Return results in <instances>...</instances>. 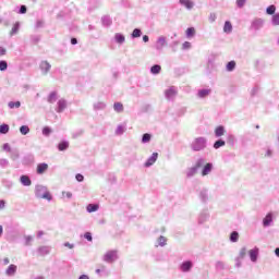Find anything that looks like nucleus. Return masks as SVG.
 Masks as SVG:
<instances>
[{"label": "nucleus", "instance_id": "nucleus-22", "mask_svg": "<svg viewBox=\"0 0 279 279\" xmlns=\"http://www.w3.org/2000/svg\"><path fill=\"white\" fill-rule=\"evenodd\" d=\"M179 3L184 5L187 10H193V7L195 5L191 0H179Z\"/></svg>", "mask_w": 279, "mask_h": 279}, {"label": "nucleus", "instance_id": "nucleus-1", "mask_svg": "<svg viewBox=\"0 0 279 279\" xmlns=\"http://www.w3.org/2000/svg\"><path fill=\"white\" fill-rule=\"evenodd\" d=\"M192 151H204L208 147V138L205 136L195 137L190 144Z\"/></svg>", "mask_w": 279, "mask_h": 279}, {"label": "nucleus", "instance_id": "nucleus-48", "mask_svg": "<svg viewBox=\"0 0 279 279\" xmlns=\"http://www.w3.org/2000/svg\"><path fill=\"white\" fill-rule=\"evenodd\" d=\"M9 166H10V161L8 159H5V158L0 159V167L2 169L8 168Z\"/></svg>", "mask_w": 279, "mask_h": 279}, {"label": "nucleus", "instance_id": "nucleus-55", "mask_svg": "<svg viewBox=\"0 0 279 279\" xmlns=\"http://www.w3.org/2000/svg\"><path fill=\"white\" fill-rule=\"evenodd\" d=\"M50 134H51V128L45 126V128L43 129V135H44V136H49Z\"/></svg>", "mask_w": 279, "mask_h": 279}, {"label": "nucleus", "instance_id": "nucleus-21", "mask_svg": "<svg viewBox=\"0 0 279 279\" xmlns=\"http://www.w3.org/2000/svg\"><path fill=\"white\" fill-rule=\"evenodd\" d=\"M199 199L203 202V204H206V202H208V190L206 189L201 190Z\"/></svg>", "mask_w": 279, "mask_h": 279}, {"label": "nucleus", "instance_id": "nucleus-58", "mask_svg": "<svg viewBox=\"0 0 279 279\" xmlns=\"http://www.w3.org/2000/svg\"><path fill=\"white\" fill-rule=\"evenodd\" d=\"M35 27H36L37 29H40V27H45V21L38 20V21L36 22Z\"/></svg>", "mask_w": 279, "mask_h": 279}, {"label": "nucleus", "instance_id": "nucleus-9", "mask_svg": "<svg viewBox=\"0 0 279 279\" xmlns=\"http://www.w3.org/2000/svg\"><path fill=\"white\" fill-rule=\"evenodd\" d=\"M65 108H68L66 99H64V98L59 99L57 102L56 112L61 114V112H64Z\"/></svg>", "mask_w": 279, "mask_h": 279}, {"label": "nucleus", "instance_id": "nucleus-61", "mask_svg": "<svg viewBox=\"0 0 279 279\" xmlns=\"http://www.w3.org/2000/svg\"><path fill=\"white\" fill-rule=\"evenodd\" d=\"M215 21H217V14L210 13L209 14V23H215Z\"/></svg>", "mask_w": 279, "mask_h": 279}, {"label": "nucleus", "instance_id": "nucleus-29", "mask_svg": "<svg viewBox=\"0 0 279 279\" xmlns=\"http://www.w3.org/2000/svg\"><path fill=\"white\" fill-rule=\"evenodd\" d=\"M101 21L105 27H110L112 25V19L108 15L102 16Z\"/></svg>", "mask_w": 279, "mask_h": 279}, {"label": "nucleus", "instance_id": "nucleus-16", "mask_svg": "<svg viewBox=\"0 0 279 279\" xmlns=\"http://www.w3.org/2000/svg\"><path fill=\"white\" fill-rule=\"evenodd\" d=\"M226 134V126L225 125H219L215 129V136L216 138H221Z\"/></svg>", "mask_w": 279, "mask_h": 279}, {"label": "nucleus", "instance_id": "nucleus-33", "mask_svg": "<svg viewBox=\"0 0 279 279\" xmlns=\"http://www.w3.org/2000/svg\"><path fill=\"white\" fill-rule=\"evenodd\" d=\"M69 147V142L63 141L58 144L59 151H66V148Z\"/></svg>", "mask_w": 279, "mask_h": 279}, {"label": "nucleus", "instance_id": "nucleus-8", "mask_svg": "<svg viewBox=\"0 0 279 279\" xmlns=\"http://www.w3.org/2000/svg\"><path fill=\"white\" fill-rule=\"evenodd\" d=\"M105 263H114L117 260V251H108L104 256Z\"/></svg>", "mask_w": 279, "mask_h": 279}, {"label": "nucleus", "instance_id": "nucleus-18", "mask_svg": "<svg viewBox=\"0 0 279 279\" xmlns=\"http://www.w3.org/2000/svg\"><path fill=\"white\" fill-rule=\"evenodd\" d=\"M20 182L23 186H32V179L27 175L23 174L20 177Z\"/></svg>", "mask_w": 279, "mask_h": 279}, {"label": "nucleus", "instance_id": "nucleus-11", "mask_svg": "<svg viewBox=\"0 0 279 279\" xmlns=\"http://www.w3.org/2000/svg\"><path fill=\"white\" fill-rule=\"evenodd\" d=\"M214 166L213 162L204 163L203 165V170H202V175L205 178V175H210L213 172Z\"/></svg>", "mask_w": 279, "mask_h": 279}, {"label": "nucleus", "instance_id": "nucleus-19", "mask_svg": "<svg viewBox=\"0 0 279 279\" xmlns=\"http://www.w3.org/2000/svg\"><path fill=\"white\" fill-rule=\"evenodd\" d=\"M126 130H128L126 124H119L117 130H116L117 136H123V134H125Z\"/></svg>", "mask_w": 279, "mask_h": 279}, {"label": "nucleus", "instance_id": "nucleus-41", "mask_svg": "<svg viewBox=\"0 0 279 279\" xmlns=\"http://www.w3.org/2000/svg\"><path fill=\"white\" fill-rule=\"evenodd\" d=\"M227 143H228L229 145H234V143H236V137H235L234 135H232V134H229V135L227 136Z\"/></svg>", "mask_w": 279, "mask_h": 279}, {"label": "nucleus", "instance_id": "nucleus-35", "mask_svg": "<svg viewBox=\"0 0 279 279\" xmlns=\"http://www.w3.org/2000/svg\"><path fill=\"white\" fill-rule=\"evenodd\" d=\"M271 25H274L275 27L279 26V13H276V14L272 15Z\"/></svg>", "mask_w": 279, "mask_h": 279}, {"label": "nucleus", "instance_id": "nucleus-42", "mask_svg": "<svg viewBox=\"0 0 279 279\" xmlns=\"http://www.w3.org/2000/svg\"><path fill=\"white\" fill-rule=\"evenodd\" d=\"M20 132H21V135H22V136H27V133L29 132V126H27V125H22V126L20 128Z\"/></svg>", "mask_w": 279, "mask_h": 279}, {"label": "nucleus", "instance_id": "nucleus-23", "mask_svg": "<svg viewBox=\"0 0 279 279\" xmlns=\"http://www.w3.org/2000/svg\"><path fill=\"white\" fill-rule=\"evenodd\" d=\"M48 104H56L58 101V93L51 92L47 99Z\"/></svg>", "mask_w": 279, "mask_h": 279}, {"label": "nucleus", "instance_id": "nucleus-7", "mask_svg": "<svg viewBox=\"0 0 279 279\" xmlns=\"http://www.w3.org/2000/svg\"><path fill=\"white\" fill-rule=\"evenodd\" d=\"M165 95L168 101H173V99H175V96L178 95V89L172 86L165 92Z\"/></svg>", "mask_w": 279, "mask_h": 279}, {"label": "nucleus", "instance_id": "nucleus-56", "mask_svg": "<svg viewBox=\"0 0 279 279\" xmlns=\"http://www.w3.org/2000/svg\"><path fill=\"white\" fill-rule=\"evenodd\" d=\"M84 239H86V241L93 242V233L85 232L84 233Z\"/></svg>", "mask_w": 279, "mask_h": 279}, {"label": "nucleus", "instance_id": "nucleus-15", "mask_svg": "<svg viewBox=\"0 0 279 279\" xmlns=\"http://www.w3.org/2000/svg\"><path fill=\"white\" fill-rule=\"evenodd\" d=\"M51 247L50 246H39L37 248V253L39 256H47V254H50Z\"/></svg>", "mask_w": 279, "mask_h": 279}, {"label": "nucleus", "instance_id": "nucleus-13", "mask_svg": "<svg viewBox=\"0 0 279 279\" xmlns=\"http://www.w3.org/2000/svg\"><path fill=\"white\" fill-rule=\"evenodd\" d=\"M48 170H49V165H47L46 162L37 165V174L38 175H43Z\"/></svg>", "mask_w": 279, "mask_h": 279}, {"label": "nucleus", "instance_id": "nucleus-10", "mask_svg": "<svg viewBox=\"0 0 279 279\" xmlns=\"http://www.w3.org/2000/svg\"><path fill=\"white\" fill-rule=\"evenodd\" d=\"M259 252H260V250L257 246H255L253 250L248 251V256H250L252 263L258 262Z\"/></svg>", "mask_w": 279, "mask_h": 279}, {"label": "nucleus", "instance_id": "nucleus-43", "mask_svg": "<svg viewBox=\"0 0 279 279\" xmlns=\"http://www.w3.org/2000/svg\"><path fill=\"white\" fill-rule=\"evenodd\" d=\"M266 14H269L270 16L276 14V5L271 4L266 9Z\"/></svg>", "mask_w": 279, "mask_h": 279}, {"label": "nucleus", "instance_id": "nucleus-51", "mask_svg": "<svg viewBox=\"0 0 279 279\" xmlns=\"http://www.w3.org/2000/svg\"><path fill=\"white\" fill-rule=\"evenodd\" d=\"M235 66H236V62H234V61H229V62L227 63V71H234Z\"/></svg>", "mask_w": 279, "mask_h": 279}, {"label": "nucleus", "instance_id": "nucleus-26", "mask_svg": "<svg viewBox=\"0 0 279 279\" xmlns=\"http://www.w3.org/2000/svg\"><path fill=\"white\" fill-rule=\"evenodd\" d=\"M160 71H162V66H160V64H155L150 68L151 75H158L160 74Z\"/></svg>", "mask_w": 279, "mask_h": 279}, {"label": "nucleus", "instance_id": "nucleus-24", "mask_svg": "<svg viewBox=\"0 0 279 279\" xmlns=\"http://www.w3.org/2000/svg\"><path fill=\"white\" fill-rule=\"evenodd\" d=\"M114 40L118 45H123V43H125V36L121 33H117L114 35Z\"/></svg>", "mask_w": 279, "mask_h": 279}, {"label": "nucleus", "instance_id": "nucleus-40", "mask_svg": "<svg viewBox=\"0 0 279 279\" xmlns=\"http://www.w3.org/2000/svg\"><path fill=\"white\" fill-rule=\"evenodd\" d=\"M113 109H114L116 112H123V104L114 102Z\"/></svg>", "mask_w": 279, "mask_h": 279}, {"label": "nucleus", "instance_id": "nucleus-25", "mask_svg": "<svg viewBox=\"0 0 279 279\" xmlns=\"http://www.w3.org/2000/svg\"><path fill=\"white\" fill-rule=\"evenodd\" d=\"M16 269H17L16 265L11 264V265L7 268L5 274H7L8 276H14V274H16Z\"/></svg>", "mask_w": 279, "mask_h": 279}, {"label": "nucleus", "instance_id": "nucleus-34", "mask_svg": "<svg viewBox=\"0 0 279 279\" xmlns=\"http://www.w3.org/2000/svg\"><path fill=\"white\" fill-rule=\"evenodd\" d=\"M141 36H143L141 28H135L131 34V38H141Z\"/></svg>", "mask_w": 279, "mask_h": 279}, {"label": "nucleus", "instance_id": "nucleus-31", "mask_svg": "<svg viewBox=\"0 0 279 279\" xmlns=\"http://www.w3.org/2000/svg\"><path fill=\"white\" fill-rule=\"evenodd\" d=\"M94 110H106V102L98 101L94 104Z\"/></svg>", "mask_w": 279, "mask_h": 279}, {"label": "nucleus", "instance_id": "nucleus-20", "mask_svg": "<svg viewBox=\"0 0 279 279\" xmlns=\"http://www.w3.org/2000/svg\"><path fill=\"white\" fill-rule=\"evenodd\" d=\"M271 221H274V216L271 214H268L264 219H263V226L264 228H269L271 226Z\"/></svg>", "mask_w": 279, "mask_h": 279}, {"label": "nucleus", "instance_id": "nucleus-30", "mask_svg": "<svg viewBox=\"0 0 279 279\" xmlns=\"http://www.w3.org/2000/svg\"><path fill=\"white\" fill-rule=\"evenodd\" d=\"M223 32L225 34H232V23L230 21L225 22Z\"/></svg>", "mask_w": 279, "mask_h": 279}, {"label": "nucleus", "instance_id": "nucleus-62", "mask_svg": "<svg viewBox=\"0 0 279 279\" xmlns=\"http://www.w3.org/2000/svg\"><path fill=\"white\" fill-rule=\"evenodd\" d=\"M75 179H76L77 182H84V174L77 173V174L75 175Z\"/></svg>", "mask_w": 279, "mask_h": 279}, {"label": "nucleus", "instance_id": "nucleus-27", "mask_svg": "<svg viewBox=\"0 0 279 279\" xmlns=\"http://www.w3.org/2000/svg\"><path fill=\"white\" fill-rule=\"evenodd\" d=\"M208 211H202L198 217V223H204L205 221H208Z\"/></svg>", "mask_w": 279, "mask_h": 279}, {"label": "nucleus", "instance_id": "nucleus-38", "mask_svg": "<svg viewBox=\"0 0 279 279\" xmlns=\"http://www.w3.org/2000/svg\"><path fill=\"white\" fill-rule=\"evenodd\" d=\"M245 256H247V247L243 246V247L240 250V252H239L238 258L244 259Z\"/></svg>", "mask_w": 279, "mask_h": 279}, {"label": "nucleus", "instance_id": "nucleus-57", "mask_svg": "<svg viewBox=\"0 0 279 279\" xmlns=\"http://www.w3.org/2000/svg\"><path fill=\"white\" fill-rule=\"evenodd\" d=\"M19 14H27V7L25 4L20 7Z\"/></svg>", "mask_w": 279, "mask_h": 279}, {"label": "nucleus", "instance_id": "nucleus-28", "mask_svg": "<svg viewBox=\"0 0 279 279\" xmlns=\"http://www.w3.org/2000/svg\"><path fill=\"white\" fill-rule=\"evenodd\" d=\"M87 213H97L99 210L98 204H88L86 207Z\"/></svg>", "mask_w": 279, "mask_h": 279}, {"label": "nucleus", "instance_id": "nucleus-64", "mask_svg": "<svg viewBox=\"0 0 279 279\" xmlns=\"http://www.w3.org/2000/svg\"><path fill=\"white\" fill-rule=\"evenodd\" d=\"M5 53H8V50L4 47H0V58L5 56Z\"/></svg>", "mask_w": 279, "mask_h": 279}, {"label": "nucleus", "instance_id": "nucleus-37", "mask_svg": "<svg viewBox=\"0 0 279 279\" xmlns=\"http://www.w3.org/2000/svg\"><path fill=\"white\" fill-rule=\"evenodd\" d=\"M231 243H236L239 241V233L236 231H232L230 234Z\"/></svg>", "mask_w": 279, "mask_h": 279}, {"label": "nucleus", "instance_id": "nucleus-53", "mask_svg": "<svg viewBox=\"0 0 279 279\" xmlns=\"http://www.w3.org/2000/svg\"><path fill=\"white\" fill-rule=\"evenodd\" d=\"M24 239H25L26 246L32 245V242L34 241V238L32 235H25Z\"/></svg>", "mask_w": 279, "mask_h": 279}, {"label": "nucleus", "instance_id": "nucleus-45", "mask_svg": "<svg viewBox=\"0 0 279 279\" xmlns=\"http://www.w3.org/2000/svg\"><path fill=\"white\" fill-rule=\"evenodd\" d=\"M8 106L11 110H13V108H21V101H10Z\"/></svg>", "mask_w": 279, "mask_h": 279}, {"label": "nucleus", "instance_id": "nucleus-54", "mask_svg": "<svg viewBox=\"0 0 279 279\" xmlns=\"http://www.w3.org/2000/svg\"><path fill=\"white\" fill-rule=\"evenodd\" d=\"M235 267L236 269H240V267L243 266V258H240V257H235Z\"/></svg>", "mask_w": 279, "mask_h": 279}, {"label": "nucleus", "instance_id": "nucleus-4", "mask_svg": "<svg viewBox=\"0 0 279 279\" xmlns=\"http://www.w3.org/2000/svg\"><path fill=\"white\" fill-rule=\"evenodd\" d=\"M165 47H167V37L165 36H159L157 38V41L155 44V49L157 51H162L165 49Z\"/></svg>", "mask_w": 279, "mask_h": 279}, {"label": "nucleus", "instance_id": "nucleus-12", "mask_svg": "<svg viewBox=\"0 0 279 279\" xmlns=\"http://www.w3.org/2000/svg\"><path fill=\"white\" fill-rule=\"evenodd\" d=\"M181 271H183V274H187V271H191V269H193V262L191 260H185L181 264L180 266Z\"/></svg>", "mask_w": 279, "mask_h": 279}, {"label": "nucleus", "instance_id": "nucleus-2", "mask_svg": "<svg viewBox=\"0 0 279 279\" xmlns=\"http://www.w3.org/2000/svg\"><path fill=\"white\" fill-rule=\"evenodd\" d=\"M35 196L38 199H47L48 202H51V199H52V196L49 193V191L47 190V186H44V185L35 186Z\"/></svg>", "mask_w": 279, "mask_h": 279}, {"label": "nucleus", "instance_id": "nucleus-50", "mask_svg": "<svg viewBox=\"0 0 279 279\" xmlns=\"http://www.w3.org/2000/svg\"><path fill=\"white\" fill-rule=\"evenodd\" d=\"M149 141H151V134L149 133H145L143 136H142V143H149Z\"/></svg>", "mask_w": 279, "mask_h": 279}, {"label": "nucleus", "instance_id": "nucleus-6", "mask_svg": "<svg viewBox=\"0 0 279 279\" xmlns=\"http://www.w3.org/2000/svg\"><path fill=\"white\" fill-rule=\"evenodd\" d=\"M39 70L41 72V75H49V71H51V63L48 61H41L39 63Z\"/></svg>", "mask_w": 279, "mask_h": 279}, {"label": "nucleus", "instance_id": "nucleus-60", "mask_svg": "<svg viewBox=\"0 0 279 279\" xmlns=\"http://www.w3.org/2000/svg\"><path fill=\"white\" fill-rule=\"evenodd\" d=\"M247 3V0H236V7L238 8H243Z\"/></svg>", "mask_w": 279, "mask_h": 279}, {"label": "nucleus", "instance_id": "nucleus-63", "mask_svg": "<svg viewBox=\"0 0 279 279\" xmlns=\"http://www.w3.org/2000/svg\"><path fill=\"white\" fill-rule=\"evenodd\" d=\"M182 49L186 50V49H191V43L190 41H185L182 45Z\"/></svg>", "mask_w": 279, "mask_h": 279}, {"label": "nucleus", "instance_id": "nucleus-36", "mask_svg": "<svg viewBox=\"0 0 279 279\" xmlns=\"http://www.w3.org/2000/svg\"><path fill=\"white\" fill-rule=\"evenodd\" d=\"M21 157L20 153H19V149H13L11 150V160H19V158Z\"/></svg>", "mask_w": 279, "mask_h": 279}, {"label": "nucleus", "instance_id": "nucleus-32", "mask_svg": "<svg viewBox=\"0 0 279 279\" xmlns=\"http://www.w3.org/2000/svg\"><path fill=\"white\" fill-rule=\"evenodd\" d=\"M220 147H226V141L219 138L214 143V149H219Z\"/></svg>", "mask_w": 279, "mask_h": 279}, {"label": "nucleus", "instance_id": "nucleus-44", "mask_svg": "<svg viewBox=\"0 0 279 279\" xmlns=\"http://www.w3.org/2000/svg\"><path fill=\"white\" fill-rule=\"evenodd\" d=\"M157 242L160 247H165V245H167V238L161 235L158 238Z\"/></svg>", "mask_w": 279, "mask_h": 279}, {"label": "nucleus", "instance_id": "nucleus-5", "mask_svg": "<svg viewBox=\"0 0 279 279\" xmlns=\"http://www.w3.org/2000/svg\"><path fill=\"white\" fill-rule=\"evenodd\" d=\"M263 25H265V21L263 19H255L251 23V29L258 32L259 29H263Z\"/></svg>", "mask_w": 279, "mask_h": 279}, {"label": "nucleus", "instance_id": "nucleus-49", "mask_svg": "<svg viewBox=\"0 0 279 279\" xmlns=\"http://www.w3.org/2000/svg\"><path fill=\"white\" fill-rule=\"evenodd\" d=\"M193 36H195V28L194 27H189L186 29V37L187 38H193Z\"/></svg>", "mask_w": 279, "mask_h": 279}, {"label": "nucleus", "instance_id": "nucleus-17", "mask_svg": "<svg viewBox=\"0 0 279 279\" xmlns=\"http://www.w3.org/2000/svg\"><path fill=\"white\" fill-rule=\"evenodd\" d=\"M210 93H213L211 89H198L197 97L199 99H206V97H208V95H210Z\"/></svg>", "mask_w": 279, "mask_h": 279}, {"label": "nucleus", "instance_id": "nucleus-39", "mask_svg": "<svg viewBox=\"0 0 279 279\" xmlns=\"http://www.w3.org/2000/svg\"><path fill=\"white\" fill-rule=\"evenodd\" d=\"M8 132H10V125L1 124L0 125V134H8Z\"/></svg>", "mask_w": 279, "mask_h": 279}, {"label": "nucleus", "instance_id": "nucleus-59", "mask_svg": "<svg viewBox=\"0 0 279 279\" xmlns=\"http://www.w3.org/2000/svg\"><path fill=\"white\" fill-rule=\"evenodd\" d=\"M216 269H226V264L223 262H217Z\"/></svg>", "mask_w": 279, "mask_h": 279}, {"label": "nucleus", "instance_id": "nucleus-52", "mask_svg": "<svg viewBox=\"0 0 279 279\" xmlns=\"http://www.w3.org/2000/svg\"><path fill=\"white\" fill-rule=\"evenodd\" d=\"M0 71H8V61L5 60L0 61Z\"/></svg>", "mask_w": 279, "mask_h": 279}, {"label": "nucleus", "instance_id": "nucleus-46", "mask_svg": "<svg viewBox=\"0 0 279 279\" xmlns=\"http://www.w3.org/2000/svg\"><path fill=\"white\" fill-rule=\"evenodd\" d=\"M84 134V130H82V129H80V130H77V131H74L73 133H72V138H80V136H82Z\"/></svg>", "mask_w": 279, "mask_h": 279}, {"label": "nucleus", "instance_id": "nucleus-3", "mask_svg": "<svg viewBox=\"0 0 279 279\" xmlns=\"http://www.w3.org/2000/svg\"><path fill=\"white\" fill-rule=\"evenodd\" d=\"M204 165H206V159L199 158L194 167L186 170V178H193L197 173V169H201Z\"/></svg>", "mask_w": 279, "mask_h": 279}, {"label": "nucleus", "instance_id": "nucleus-47", "mask_svg": "<svg viewBox=\"0 0 279 279\" xmlns=\"http://www.w3.org/2000/svg\"><path fill=\"white\" fill-rule=\"evenodd\" d=\"M20 27H21V24H19V22H16L11 29V36H14V34H19Z\"/></svg>", "mask_w": 279, "mask_h": 279}, {"label": "nucleus", "instance_id": "nucleus-14", "mask_svg": "<svg viewBox=\"0 0 279 279\" xmlns=\"http://www.w3.org/2000/svg\"><path fill=\"white\" fill-rule=\"evenodd\" d=\"M158 160V153H153V155L145 162V167H151Z\"/></svg>", "mask_w": 279, "mask_h": 279}]
</instances>
